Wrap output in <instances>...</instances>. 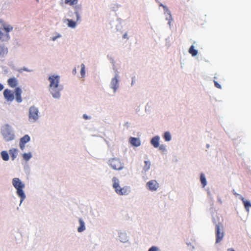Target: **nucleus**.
Instances as JSON below:
<instances>
[{
    "label": "nucleus",
    "instance_id": "25",
    "mask_svg": "<svg viewBox=\"0 0 251 251\" xmlns=\"http://www.w3.org/2000/svg\"><path fill=\"white\" fill-rule=\"evenodd\" d=\"M0 156L4 161H8L9 160V155L6 151H1L0 153Z\"/></svg>",
    "mask_w": 251,
    "mask_h": 251
},
{
    "label": "nucleus",
    "instance_id": "28",
    "mask_svg": "<svg viewBox=\"0 0 251 251\" xmlns=\"http://www.w3.org/2000/svg\"><path fill=\"white\" fill-rule=\"evenodd\" d=\"M82 118L85 121H90L93 119L92 114H88L87 113H84L82 115Z\"/></svg>",
    "mask_w": 251,
    "mask_h": 251
},
{
    "label": "nucleus",
    "instance_id": "21",
    "mask_svg": "<svg viewBox=\"0 0 251 251\" xmlns=\"http://www.w3.org/2000/svg\"><path fill=\"white\" fill-rule=\"evenodd\" d=\"M9 152L12 160H14L18 154V150L16 148H12L9 150Z\"/></svg>",
    "mask_w": 251,
    "mask_h": 251
},
{
    "label": "nucleus",
    "instance_id": "5",
    "mask_svg": "<svg viewBox=\"0 0 251 251\" xmlns=\"http://www.w3.org/2000/svg\"><path fill=\"white\" fill-rule=\"evenodd\" d=\"M64 3L73 8L75 17H77V20H79L80 13H81L82 11V5L79 3V0H64Z\"/></svg>",
    "mask_w": 251,
    "mask_h": 251
},
{
    "label": "nucleus",
    "instance_id": "1",
    "mask_svg": "<svg viewBox=\"0 0 251 251\" xmlns=\"http://www.w3.org/2000/svg\"><path fill=\"white\" fill-rule=\"evenodd\" d=\"M49 82L48 91L51 97L55 100H59L61 97V91L63 86L60 83V76L56 74L50 75L48 78Z\"/></svg>",
    "mask_w": 251,
    "mask_h": 251
},
{
    "label": "nucleus",
    "instance_id": "31",
    "mask_svg": "<svg viewBox=\"0 0 251 251\" xmlns=\"http://www.w3.org/2000/svg\"><path fill=\"white\" fill-rule=\"evenodd\" d=\"M201 181L203 186L204 187L206 185V178L203 174H201Z\"/></svg>",
    "mask_w": 251,
    "mask_h": 251
},
{
    "label": "nucleus",
    "instance_id": "27",
    "mask_svg": "<svg viewBox=\"0 0 251 251\" xmlns=\"http://www.w3.org/2000/svg\"><path fill=\"white\" fill-rule=\"evenodd\" d=\"M80 76L79 77L80 78H84L85 76V65L83 63L81 64L80 66Z\"/></svg>",
    "mask_w": 251,
    "mask_h": 251
},
{
    "label": "nucleus",
    "instance_id": "37",
    "mask_svg": "<svg viewBox=\"0 0 251 251\" xmlns=\"http://www.w3.org/2000/svg\"><path fill=\"white\" fill-rule=\"evenodd\" d=\"M22 70H23V71H24L27 72H32V70H29V69H28L27 68L25 67H23V68H22Z\"/></svg>",
    "mask_w": 251,
    "mask_h": 251
},
{
    "label": "nucleus",
    "instance_id": "7",
    "mask_svg": "<svg viewBox=\"0 0 251 251\" xmlns=\"http://www.w3.org/2000/svg\"><path fill=\"white\" fill-rule=\"evenodd\" d=\"M0 28L3 27L4 30L6 32V33L4 35L3 40H9L10 37L8 33L13 30V26L10 24L6 23L3 20L0 19Z\"/></svg>",
    "mask_w": 251,
    "mask_h": 251
},
{
    "label": "nucleus",
    "instance_id": "10",
    "mask_svg": "<svg viewBox=\"0 0 251 251\" xmlns=\"http://www.w3.org/2000/svg\"><path fill=\"white\" fill-rule=\"evenodd\" d=\"M109 165L114 170H120L124 167L123 164L119 159L112 158L109 161Z\"/></svg>",
    "mask_w": 251,
    "mask_h": 251
},
{
    "label": "nucleus",
    "instance_id": "42",
    "mask_svg": "<svg viewBox=\"0 0 251 251\" xmlns=\"http://www.w3.org/2000/svg\"><path fill=\"white\" fill-rule=\"evenodd\" d=\"M160 5V6H162V7L164 8V9H166V10H168V9H167V8L166 7V6H164V5H163V4H161Z\"/></svg>",
    "mask_w": 251,
    "mask_h": 251
},
{
    "label": "nucleus",
    "instance_id": "44",
    "mask_svg": "<svg viewBox=\"0 0 251 251\" xmlns=\"http://www.w3.org/2000/svg\"><path fill=\"white\" fill-rule=\"evenodd\" d=\"M228 251H235L234 250L231 249H228Z\"/></svg>",
    "mask_w": 251,
    "mask_h": 251
},
{
    "label": "nucleus",
    "instance_id": "4",
    "mask_svg": "<svg viewBox=\"0 0 251 251\" xmlns=\"http://www.w3.org/2000/svg\"><path fill=\"white\" fill-rule=\"evenodd\" d=\"M0 133L3 139L6 142H9L15 139V136L12 127L8 124L3 125L1 127Z\"/></svg>",
    "mask_w": 251,
    "mask_h": 251
},
{
    "label": "nucleus",
    "instance_id": "2",
    "mask_svg": "<svg viewBox=\"0 0 251 251\" xmlns=\"http://www.w3.org/2000/svg\"><path fill=\"white\" fill-rule=\"evenodd\" d=\"M12 185L16 190L17 195L20 199V206L23 201L26 198V195L24 190L25 188V184L18 177H14L12 179Z\"/></svg>",
    "mask_w": 251,
    "mask_h": 251
},
{
    "label": "nucleus",
    "instance_id": "22",
    "mask_svg": "<svg viewBox=\"0 0 251 251\" xmlns=\"http://www.w3.org/2000/svg\"><path fill=\"white\" fill-rule=\"evenodd\" d=\"M130 144L134 146L138 147L140 145L141 143L139 138L135 137H131L129 139Z\"/></svg>",
    "mask_w": 251,
    "mask_h": 251
},
{
    "label": "nucleus",
    "instance_id": "45",
    "mask_svg": "<svg viewBox=\"0 0 251 251\" xmlns=\"http://www.w3.org/2000/svg\"><path fill=\"white\" fill-rule=\"evenodd\" d=\"M36 1L38 2V1H39V0H36Z\"/></svg>",
    "mask_w": 251,
    "mask_h": 251
},
{
    "label": "nucleus",
    "instance_id": "23",
    "mask_svg": "<svg viewBox=\"0 0 251 251\" xmlns=\"http://www.w3.org/2000/svg\"><path fill=\"white\" fill-rule=\"evenodd\" d=\"M151 143L154 148H158L159 147V137L158 136H155L151 140Z\"/></svg>",
    "mask_w": 251,
    "mask_h": 251
},
{
    "label": "nucleus",
    "instance_id": "34",
    "mask_svg": "<svg viewBox=\"0 0 251 251\" xmlns=\"http://www.w3.org/2000/svg\"><path fill=\"white\" fill-rule=\"evenodd\" d=\"M149 251H158V249L156 247L152 246L149 250Z\"/></svg>",
    "mask_w": 251,
    "mask_h": 251
},
{
    "label": "nucleus",
    "instance_id": "24",
    "mask_svg": "<svg viewBox=\"0 0 251 251\" xmlns=\"http://www.w3.org/2000/svg\"><path fill=\"white\" fill-rule=\"evenodd\" d=\"M111 85L112 88L113 89L114 91L115 92L119 86L118 80L117 77H115L113 78H112L111 80Z\"/></svg>",
    "mask_w": 251,
    "mask_h": 251
},
{
    "label": "nucleus",
    "instance_id": "20",
    "mask_svg": "<svg viewBox=\"0 0 251 251\" xmlns=\"http://www.w3.org/2000/svg\"><path fill=\"white\" fill-rule=\"evenodd\" d=\"M8 49L4 45H0V58L5 57L7 54Z\"/></svg>",
    "mask_w": 251,
    "mask_h": 251
},
{
    "label": "nucleus",
    "instance_id": "39",
    "mask_svg": "<svg viewBox=\"0 0 251 251\" xmlns=\"http://www.w3.org/2000/svg\"><path fill=\"white\" fill-rule=\"evenodd\" d=\"M72 73H73V75H76V74L77 72H76V68H74V69H73V70H72Z\"/></svg>",
    "mask_w": 251,
    "mask_h": 251
},
{
    "label": "nucleus",
    "instance_id": "38",
    "mask_svg": "<svg viewBox=\"0 0 251 251\" xmlns=\"http://www.w3.org/2000/svg\"><path fill=\"white\" fill-rule=\"evenodd\" d=\"M214 85H215V87H216L217 88H220V89L221 88V85L217 82L214 81Z\"/></svg>",
    "mask_w": 251,
    "mask_h": 251
},
{
    "label": "nucleus",
    "instance_id": "43",
    "mask_svg": "<svg viewBox=\"0 0 251 251\" xmlns=\"http://www.w3.org/2000/svg\"><path fill=\"white\" fill-rule=\"evenodd\" d=\"M127 33H126L125 34H124V35H123V38H127Z\"/></svg>",
    "mask_w": 251,
    "mask_h": 251
},
{
    "label": "nucleus",
    "instance_id": "18",
    "mask_svg": "<svg viewBox=\"0 0 251 251\" xmlns=\"http://www.w3.org/2000/svg\"><path fill=\"white\" fill-rule=\"evenodd\" d=\"M7 85L11 88H15L18 87L19 82L17 78L15 77H10L7 80Z\"/></svg>",
    "mask_w": 251,
    "mask_h": 251
},
{
    "label": "nucleus",
    "instance_id": "40",
    "mask_svg": "<svg viewBox=\"0 0 251 251\" xmlns=\"http://www.w3.org/2000/svg\"><path fill=\"white\" fill-rule=\"evenodd\" d=\"M4 89V86L2 84L0 83V92H1L2 90H3Z\"/></svg>",
    "mask_w": 251,
    "mask_h": 251
},
{
    "label": "nucleus",
    "instance_id": "9",
    "mask_svg": "<svg viewBox=\"0 0 251 251\" xmlns=\"http://www.w3.org/2000/svg\"><path fill=\"white\" fill-rule=\"evenodd\" d=\"M81 19V13H80L79 20H77V17H75V21H74L72 19H70V18H66V19H63V23H67V25L68 27L72 28V29H75L77 26V23H79L80 22Z\"/></svg>",
    "mask_w": 251,
    "mask_h": 251
},
{
    "label": "nucleus",
    "instance_id": "41",
    "mask_svg": "<svg viewBox=\"0 0 251 251\" xmlns=\"http://www.w3.org/2000/svg\"><path fill=\"white\" fill-rule=\"evenodd\" d=\"M165 149V147L164 145H161L159 147V149L160 150H164Z\"/></svg>",
    "mask_w": 251,
    "mask_h": 251
},
{
    "label": "nucleus",
    "instance_id": "13",
    "mask_svg": "<svg viewBox=\"0 0 251 251\" xmlns=\"http://www.w3.org/2000/svg\"><path fill=\"white\" fill-rule=\"evenodd\" d=\"M62 37V35L60 33L54 32L50 35L49 41L54 43H57L60 41Z\"/></svg>",
    "mask_w": 251,
    "mask_h": 251
},
{
    "label": "nucleus",
    "instance_id": "26",
    "mask_svg": "<svg viewBox=\"0 0 251 251\" xmlns=\"http://www.w3.org/2000/svg\"><path fill=\"white\" fill-rule=\"evenodd\" d=\"M240 199L244 203L245 209L247 211H249L250 207H251V203L247 200H246L243 197L241 196Z\"/></svg>",
    "mask_w": 251,
    "mask_h": 251
},
{
    "label": "nucleus",
    "instance_id": "29",
    "mask_svg": "<svg viewBox=\"0 0 251 251\" xmlns=\"http://www.w3.org/2000/svg\"><path fill=\"white\" fill-rule=\"evenodd\" d=\"M189 52L193 56H196L198 54V51L194 49L193 46H191L189 48Z\"/></svg>",
    "mask_w": 251,
    "mask_h": 251
},
{
    "label": "nucleus",
    "instance_id": "8",
    "mask_svg": "<svg viewBox=\"0 0 251 251\" xmlns=\"http://www.w3.org/2000/svg\"><path fill=\"white\" fill-rule=\"evenodd\" d=\"M3 96L6 103H10L15 99L13 91L9 89H5L3 92Z\"/></svg>",
    "mask_w": 251,
    "mask_h": 251
},
{
    "label": "nucleus",
    "instance_id": "14",
    "mask_svg": "<svg viewBox=\"0 0 251 251\" xmlns=\"http://www.w3.org/2000/svg\"><path fill=\"white\" fill-rule=\"evenodd\" d=\"M13 92L15 95L16 101L18 103H21L23 101V99L22 97V94L23 91L22 89L19 87H17L14 89Z\"/></svg>",
    "mask_w": 251,
    "mask_h": 251
},
{
    "label": "nucleus",
    "instance_id": "35",
    "mask_svg": "<svg viewBox=\"0 0 251 251\" xmlns=\"http://www.w3.org/2000/svg\"><path fill=\"white\" fill-rule=\"evenodd\" d=\"M1 4L2 5L1 9H2L6 8L8 6V4L6 2H2Z\"/></svg>",
    "mask_w": 251,
    "mask_h": 251
},
{
    "label": "nucleus",
    "instance_id": "33",
    "mask_svg": "<svg viewBox=\"0 0 251 251\" xmlns=\"http://www.w3.org/2000/svg\"><path fill=\"white\" fill-rule=\"evenodd\" d=\"M74 15H75V14H74V10L73 11V10H72L71 9H70L68 11V12H67V13L66 14L67 17H68L70 19H71V18H72Z\"/></svg>",
    "mask_w": 251,
    "mask_h": 251
},
{
    "label": "nucleus",
    "instance_id": "17",
    "mask_svg": "<svg viewBox=\"0 0 251 251\" xmlns=\"http://www.w3.org/2000/svg\"><path fill=\"white\" fill-rule=\"evenodd\" d=\"M86 229L85 223L82 218H80L78 220V226L77 227V231L78 233H82Z\"/></svg>",
    "mask_w": 251,
    "mask_h": 251
},
{
    "label": "nucleus",
    "instance_id": "12",
    "mask_svg": "<svg viewBox=\"0 0 251 251\" xmlns=\"http://www.w3.org/2000/svg\"><path fill=\"white\" fill-rule=\"evenodd\" d=\"M30 141V137L28 135H25L20 139L19 146L21 150L23 151L25 148L26 143Z\"/></svg>",
    "mask_w": 251,
    "mask_h": 251
},
{
    "label": "nucleus",
    "instance_id": "3",
    "mask_svg": "<svg viewBox=\"0 0 251 251\" xmlns=\"http://www.w3.org/2000/svg\"><path fill=\"white\" fill-rule=\"evenodd\" d=\"M27 115L28 122L31 124L37 123L41 116L39 107L35 105L28 107Z\"/></svg>",
    "mask_w": 251,
    "mask_h": 251
},
{
    "label": "nucleus",
    "instance_id": "16",
    "mask_svg": "<svg viewBox=\"0 0 251 251\" xmlns=\"http://www.w3.org/2000/svg\"><path fill=\"white\" fill-rule=\"evenodd\" d=\"M24 232L21 229H18L14 235V239L17 243H21L23 241Z\"/></svg>",
    "mask_w": 251,
    "mask_h": 251
},
{
    "label": "nucleus",
    "instance_id": "32",
    "mask_svg": "<svg viewBox=\"0 0 251 251\" xmlns=\"http://www.w3.org/2000/svg\"><path fill=\"white\" fill-rule=\"evenodd\" d=\"M164 138L166 141H169L171 139V136L169 132H166L164 135Z\"/></svg>",
    "mask_w": 251,
    "mask_h": 251
},
{
    "label": "nucleus",
    "instance_id": "30",
    "mask_svg": "<svg viewBox=\"0 0 251 251\" xmlns=\"http://www.w3.org/2000/svg\"><path fill=\"white\" fill-rule=\"evenodd\" d=\"M150 166L151 162L149 161H145V166L143 168L144 170L146 172L148 171L150 168Z\"/></svg>",
    "mask_w": 251,
    "mask_h": 251
},
{
    "label": "nucleus",
    "instance_id": "19",
    "mask_svg": "<svg viewBox=\"0 0 251 251\" xmlns=\"http://www.w3.org/2000/svg\"><path fill=\"white\" fill-rule=\"evenodd\" d=\"M21 156L23 161L27 162L33 157V153L30 151L24 152L21 154Z\"/></svg>",
    "mask_w": 251,
    "mask_h": 251
},
{
    "label": "nucleus",
    "instance_id": "11",
    "mask_svg": "<svg viewBox=\"0 0 251 251\" xmlns=\"http://www.w3.org/2000/svg\"><path fill=\"white\" fill-rule=\"evenodd\" d=\"M224 236L223 231V226H220L219 225H216V243H219L220 242Z\"/></svg>",
    "mask_w": 251,
    "mask_h": 251
},
{
    "label": "nucleus",
    "instance_id": "6",
    "mask_svg": "<svg viewBox=\"0 0 251 251\" xmlns=\"http://www.w3.org/2000/svg\"><path fill=\"white\" fill-rule=\"evenodd\" d=\"M112 180L113 182V187L117 194L119 195H126L129 194L130 192L129 187L125 186L121 188L119 185L118 179L115 177L113 178Z\"/></svg>",
    "mask_w": 251,
    "mask_h": 251
},
{
    "label": "nucleus",
    "instance_id": "36",
    "mask_svg": "<svg viewBox=\"0 0 251 251\" xmlns=\"http://www.w3.org/2000/svg\"><path fill=\"white\" fill-rule=\"evenodd\" d=\"M86 143H87V146H89L90 142V137H87L86 138ZM87 148H88V147H87Z\"/></svg>",
    "mask_w": 251,
    "mask_h": 251
},
{
    "label": "nucleus",
    "instance_id": "15",
    "mask_svg": "<svg viewBox=\"0 0 251 251\" xmlns=\"http://www.w3.org/2000/svg\"><path fill=\"white\" fill-rule=\"evenodd\" d=\"M148 189L151 191H155L159 187V183L155 180H151L147 183Z\"/></svg>",
    "mask_w": 251,
    "mask_h": 251
}]
</instances>
